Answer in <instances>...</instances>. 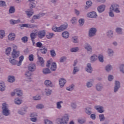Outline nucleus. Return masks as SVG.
Segmentation results:
<instances>
[{"label": "nucleus", "instance_id": "22", "mask_svg": "<svg viewBox=\"0 0 124 124\" xmlns=\"http://www.w3.org/2000/svg\"><path fill=\"white\" fill-rule=\"evenodd\" d=\"M62 103H63L62 101L57 102L56 103V108L59 110H61L62 108Z\"/></svg>", "mask_w": 124, "mask_h": 124}, {"label": "nucleus", "instance_id": "19", "mask_svg": "<svg viewBox=\"0 0 124 124\" xmlns=\"http://www.w3.org/2000/svg\"><path fill=\"white\" fill-rule=\"evenodd\" d=\"M84 48L88 52H93V47H92V46L89 45V44H85Z\"/></svg>", "mask_w": 124, "mask_h": 124}, {"label": "nucleus", "instance_id": "7", "mask_svg": "<svg viewBox=\"0 0 124 124\" xmlns=\"http://www.w3.org/2000/svg\"><path fill=\"white\" fill-rule=\"evenodd\" d=\"M87 17L92 18H97V14H96L95 12H90L87 14Z\"/></svg>", "mask_w": 124, "mask_h": 124}, {"label": "nucleus", "instance_id": "42", "mask_svg": "<svg viewBox=\"0 0 124 124\" xmlns=\"http://www.w3.org/2000/svg\"><path fill=\"white\" fill-rule=\"evenodd\" d=\"M78 19L77 18L75 17H73L71 19V22L73 25H75V24H77Z\"/></svg>", "mask_w": 124, "mask_h": 124}, {"label": "nucleus", "instance_id": "18", "mask_svg": "<svg viewBox=\"0 0 124 124\" xmlns=\"http://www.w3.org/2000/svg\"><path fill=\"white\" fill-rule=\"evenodd\" d=\"M62 36L64 39H67L69 37V33L67 31H65L62 32Z\"/></svg>", "mask_w": 124, "mask_h": 124}, {"label": "nucleus", "instance_id": "20", "mask_svg": "<svg viewBox=\"0 0 124 124\" xmlns=\"http://www.w3.org/2000/svg\"><path fill=\"white\" fill-rule=\"evenodd\" d=\"M93 85V79H90L89 81H87L86 83V87L87 88H92Z\"/></svg>", "mask_w": 124, "mask_h": 124}, {"label": "nucleus", "instance_id": "28", "mask_svg": "<svg viewBox=\"0 0 124 124\" xmlns=\"http://www.w3.org/2000/svg\"><path fill=\"white\" fill-rule=\"evenodd\" d=\"M15 81V77L13 76H9L8 78V81L9 83H13Z\"/></svg>", "mask_w": 124, "mask_h": 124}, {"label": "nucleus", "instance_id": "6", "mask_svg": "<svg viewBox=\"0 0 124 124\" xmlns=\"http://www.w3.org/2000/svg\"><path fill=\"white\" fill-rule=\"evenodd\" d=\"M28 69L31 72H33L36 70V65L34 63L30 64L28 66Z\"/></svg>", "mask_w": 124, "mask_h": 124}, {"label": "nucleus", "instance_id": "27", "mask_svg": "<svg viewBox=\"0 0 124 124\" xmlns=\"http://www.w3.org/2000/svg\"><path fill=\"white\" fill-rule=\"evenodd\" d=\"M24 56L21 55L19 57V62H17V66H20V65H21V64H22V62H23V61H24Z\"/></svg>", "mask_w": 124, "mask_h": 124}, {"label": "nucleus", "instance_id": "13", "mask_svg": "<svg viewBox=\"0 0 124 124\" xmlns=\"http://www.w3.org/2000/svg\"><path fill=\"white\" fill-rule=\"evenodd\" d=\"M16 37V35L14 33H11L8 36V39L10 41H14Z\"/></svg>", "mask_w": 124, "mask_h": 124}, {"label": "nucleus", "instance_id": "31", "mask_svg": "<svg viewBox=\"0 0 124 124\" xmlns=\"http://www.w3.org/2000/svg\"><path fill=\"white\" fill-rule=\"evenodd\" d=\"M85 112L87 115H91L92 114V108L87 107L85 109Z\"/></svg>", "mask_w": 124, "mask_h": 124}, {"label": "nucleus", "instance_id": "8", "mask_svg": "<svg viewBox=\"0 0 124 124\" xmlns=\"http://www.w3.org/2000/svg\"><path fill=\"white\" fill-rule=\"evenodd\" d=\"M121 83L120 81H115V86L114 87V93H117L119 91V89L121 88Z\"/></svg>", "mask_w": 124, "mask_h": 124}, {"label": "nucleus", "instance_id": "59", "mask_svg": "<svg viewBox=\"0 0 124 124\" xmlns=\"http://www.w3.org/2000/svg\"><path fill=\"white\" fill-rule=\"evenodd\" d=\"M50 55L52 58H55V57H56V52L54 50H50Z\"/></svg>", "mask_w": 124, "mask_h": 124}, {"label": "nucleus", "instance_id": "63", "mask_svg": "<svg viewBox=\"0 0 124 124\" xmlns=\"http://www.w3.org/2000/svg\"><path fill=\"white\" fill-rule=\"evenodd\" d=\"M98 58L99 62H103L104 60H103V55H100L98 56Z\"/></svg>", "mask_w": 124, "mask_h": 124}, {"label": "nucleus", "instance_id": "51", "mask_svg": "<svg viewBox=\"0 0 124 124\" xmlns=\"http://www.w3.org/2000/svg\"><path fill=\"white\" fill-rule=\"evenodd\" d=\"M99 119L100 122H103L105 120V117H104V114H100L99 115Z\"/></svg>", "mask_w": 124, "mask_h": 124}, {"label": "nucleus", "instance_id": "54", "mask_svg": "<svg viewBox=\"0 0 124 124\" xmlns=\"http://www.w3.org/2000/svg\"><path fill=\"white\" fill-rule=\"evenodd\" d=\"M9 62L10 63L13 64V65H16V64L17 63V61H16L15 59L10 60Z\"/></svg>", "mask_w": 124, "mask_h": 124}, {"label": "nucleus", "instance_id": "47", "mask_svg": "<svg viewBox=\"0 0 124 124\" xmlns=\"http://www.w3.org/2000/svg\"><path fill=\"white\" fill-rule=\"evenodd\" d=\"M52 31L55 32H60V27H57L56 26H53L52 28Z\"/></svg>", "mask_w": 124, "mask_h": 124}, {"label": "nucleus", "instance_id": "61", "mask_svg": "<svg viewBox=\"0 0 124 124\" xmlns=\"http://www.w3.org/2000/svg\"><path fill=\"white\" fill-rule=\"evenodd\" d=\"M73 42L74 43H78V38L77 37H73L72 38Z\"/></svg>", "mask_w": 124, "mask_h": 124}, {"label": "nucleus", "instance_id": "58", "mask_svg": "<svg viewBox=\"0 0 124 124\" xmlns=\"http://www.w3.org/2000/svg\"><path fill=\"white\" fill-rule=\"evenodd\" d=\"M78 23L80 26H83L84 25V23H85V20L82 18H80L78 20Z\"/></svg>", "mask_w": 124, "mask_h": 124}, {"label": "nucleus", "instance_id": "1", "mask_svg": "<svg viewBox=\"0 0 124 124\" xmlns=\"http://www.w3.org/2000/svg\"><path fill=\"white\" fill-rule=\"evenodd\" d=\"M68 121H69L68 114H65L62 118H59L56 120V122L59 124H67Z\"/></svg>", "mask_w": 124, "mask_h": 124}, {"label": "nucleus", "instance_id": "46", "mask_svg": "<svg viewBox=\"0 0 124 124\" xmlns=\"http://www.w3.org/2000/svg\"><path fill=\"white\" fill-rule=\"evenodd\" d=\"M43 73H44V74H49L51 73V71L48 68H45L43 69Z\"/></svg>", "mask_w": 124, "mask_h": 124}, {"label": "nucleus", "instance_id": "56", "mask_svg": "<svg viewBox=\"0 0 124 124\" xmlns=\"http://www.w3.org/2000/svg\"><path fill=\"white\" fill-rule=\"evenodd\" d=\"M44 124H53V122L48 119H45L44 120Z\"/></svg>", "mask_w": 124, "mask_h": 124}, {"label": "nucleus", "instance_id": "53", "mask_svg": "<svg viewBox=\"0 0 124 124\" xmlns=\"http://www.w3.org/2000/svg\"><path fill=\"white\" fill-rule=\"evenodd\" d=\"M73 89H74V85L73 84L70 85V86L67 87V91H69L70 92L71 91H73Z\"/></svg>", "mask_w": 124, "mask_h": 124}, {"label": "nucleus", "instance_id": "38", "mask_svg": "<svg viewBox=\"0 0 124 124\" xmlns=\"http://www.w3.org/2000/svg\"><path fill=\"white\" fill-rule=\"evenodd\" d=\"M15 103L17 105H20L22 103V100L19 99V98H16L15 99Z\"/></svg>", "mask_w": 124, "mask_h": 124}, {"label": "nucleus", "instance_id": "40", "mask_svg": "<svg viewBox=\"0 0 124 124\" xmlns=\"http://www.w3.org/2000/svg\"><path fill=\"white\" fill-rule=\"evenodd\" d=\"M118 7H119V5L118 4H111V5L110 7V9L111 10L114 11L115 9H116Z\"/></svg>", "mask_w": 124, "mask_h": 124}, {"label": "nucleus", "instance_id": "37", "mask_svg": "<svg viewBox=\"0 0 124 124\" xmlns=\"http://www.w3.org/2000/svg\"><path fill=\"white\" fill-rule=\"evenodd\" d=\"M5 36V31L4 30H0V39H2Z\"/></svg>", "mask_w": 124, "mask_h": 124}, {"label": "nucleus", "instance_id": "15", "mask_svg": "<svg viewBox=\"0 0 124 124\" xmlns=\"http://www.w3.org/2000/svg\"><path fill=\"white\" fill-rule=\"evenodd\" d=\"M20 56V51H16L12 52V57L13 59H17L19 56Z\"/></svg>", "mask_w": 124, "mask_h": 124}, {"label": "nucleus", "instance_id": "4", "mask_svg": "<svg viewBox=\"0 0 124 124\" xmlns=\"http://www.w3.org/2000/svg\"><path fill=\"white\" fill-rule=\"evenodd\" d=\"M96 31H97L95 28H90L88 32V36L89 37H93V36H95V35H96Z\"/></svg>", "mask_w": 124, "mask_h": 124}, {"label": "nucleus", "instance_id": "9", "mask_svg": "<svg viewBox=\"0 0 124 124\" xmlns=\"http://www.w3.org/2000/svg\"><path fill=\"white\" fill-rule=\"evenodd\" d=\"M94 108L97 110V112L98 113H100L101 114H102V113H104L105 110L104 108L102 106H95L94 107Z\"/></svg>", "mask_w": 124, "mask_h": 124}, {"label": "nucleus", "instance_id": "14", "mask_svg": "<svg viewBox=\"0 0 124 124\" xmlns=\"http://www.w3.org/2000/svg\"><path fill=\"white\" fill-rule=\"evenodd\" d=\"M105 7H106V6L103 4L99 6L97 8V11L99 13H102V12H103L105 10Z\"/></svg>", "mask_w": 124, "mask_h": 124}, {"label": "nucleus", "instance_id": "62", "mask_svg": "<svg viewBox=\"0 0 124 124\" xmlns=\"http://www.w3.org/2000/svg\"><path fill=\"white\" fill-rule=\"evenodd\" d=\"M28 58L30 62H33V54L30 55Z\"/></svg>", "mask_w": 124, "mask_h": 124}, {"label": "nucleus", "instance_id": "17", "mask_svg": "<svg viewBox=\"0 0 124 124\" xmlns=\"http://www.w3.org/2000/svg\"><path fill=\"white\" fill-rule=\"evenodd\" d=\"M96 90L97 92H101L103 90V85L101 83H98L96 85Z\"/></svg>", "mask_w": 124, "mask_h": 124}, {"label": "nucleus", "instance_id": "34", "mask_svg": "<svg viewBox=\"0 0 124 124\" xmlns=\"http://www.w3.org/2000/svg\"><path fill=\"white\" fill-rule=\"evenodd\" d=\"M116 32L118 33V34H123V29L118 27L115 30Z\"/></svg>", "mask_w": 124, "mask_h": 124}, {"label": "nucleus", "instance_id": "44", "mask_svg": "<svg viewBox=\"0 0 124 124\" xmlns=\"http://www.w3.org/2000/svg\"><path fill=\"white\" fill-rule=\"evenodd\" d=\"M5 90V85L4 83H0V91L1 92H3Z\"/></svg>", "mask_w": 124, "mask_h": 124}, {"label": "nucleus", "instance_id": "10", "mask_svg": "<svg viewBox=\"0 0 124 124\" xmlns=\"http://www.w3.org/2000/svg\"><path fill=\"white\" fill-rule=\"evenodd\" d=\"M32 73L30 71H27L25 73V76L28 78V81H31L32 79Z\"/></svg>", "mask_w": 124, "mask_h": 124}, {"label": "nucleus", "instance_id": "11", "mask_svg": "<svg viewBox=\"0 0 124 124\" xmlns=\"http://www.w3.org/2000/svg\"><path fill=\"white\" fill-rule=\"evenodd\" d=\"M20 28H29V29H32L35 28V25H33L30 24H23L20 25Z\"/></svg>", "mask_w": 124, "mask_h": 124}, {"label": "nucleus", "instance_id": "36", "mask_svg": "<svg viewBox=\"0 0 124 124\" xmlns=\"http://www.w3.org/2000/svg\"><path fill=\"white\" fill-rule=\"evenodd\" d=\"M44 84L46 87H50V86L52 85V81L50 80H46L45 81Z\"/></svg>", "mask_w": 124, "mask_h": 124}, {"label": "nucleus", "instance_id": "52", "mask_svg": "<svg viewBox=\"0 0 124 124\" xmlns=\"http://www.w3.org/2000/svg\"><path fill=\"white\" fill-rule=\"evenodd\" d=\"M28 39L29 38H28L27 36H24L21 38V40L24 43H27V42H28Z\"/></svg>", "mask_w": 124, "mask_h": 124}, {"label": "nucleus", "instance_id": "29", "mask_svg": "<svg viewBox=\"0 0 124 124\" xmlns=\"http://www.w3.org/2000/svg\"><path fill=\"white\" fill-rule=\"evenodd\" d=\"M25 13L27 16L29 17H31V16L33 15V11H32V10L26 11L25 12Z\"/></svg>", "mask_w": 124, "mask_h": 124}, {"label": "nucleus", "instance_id": "50", "mask_svg": "<svg viewBox=\"0 0 124 124\" xmlns=\"http://www.w3.org/2000/svg\"><path fill=\"white\" fill-rule=\"evenodd\" d=\"M29 5L31 9H32L33 8H35V3H34L33 2H30Z\"/></svg>", "mask_w": 124, "mask_h": 124}, {"label": "nucleus", "instance_id": "39", "mask_svg": "<svg viewBox=\"0 0 124 124\" xmlns=\"http://www.w3.org/2000/svg\"><path fill=\"white\" fill-rule=\"evenodd\" d=\"M112 69L113 68L111 65L108 64L105 67V69L107 72H110Z\"/></svg>", "mask_w": 124, "mask_h": 124}, {"label": "nucleus", "instance_id": "49", "mask_svg": "<svg viewBox=\"0 0 124 124\" xmlns=\"http://www.w3.org/2000/svg\"><path fill=\"white\" fill-rule=\"evenodd\" d=\"M78 51H79V48L78 47H73L70 49V51L72 52V53H76V52H78Z\"/></svg>", "mask_w": 124, "mask_h": 124}, {"label": "nucleus", "instance_id": "60", "mask_svg": "<svg viewBox=\"0 0 124 124\" xmlns=\"http://www.w3.org/2000/svg\"><path fill=\"white\" fill-rule=\"evenodd\" d=\"M79 71V68H78V67H74V70L73 71V74H76L77 72H78Z\"/></svg>", "mask_w": 124, "mask_h": 124}, {"label": "nucleus", "instance_id": "16", "mask_svg": "<svg viewBox=\"0 0 124 124\" xmlns=\"http://www.w3.org/2000/svg\"><path fill=\"white\" fill-rule=\"evenodd\" d=\"M85 70L87 72H88V73H92V72H93V68L92 67L91 63L87 64Z\"/></svg>", "mask_w": 124, "mask_h": 124}, {"label": "nucleus", "instance_id": "5", "mask_svg": "<svg viewBox=\"0 0 124 124\" xmlns=\"http://www.w3.org/2000/svg\"><path fill=\"white\" fill-rule=\"evenodd\" d=\"M46 35V31H45V30L40 31L37 33V36L40 39H42V38H44Z\"/></svg>", "mask_w": 124, "mask_h": 124}, {"label": "nucleus", "instance_id": "45", "mask_svg": "<svg viewBox=\"0 0 124 124\" xmlns=\"http://www.w3.org/2000/svg\"><path fill=\"white\" fill-rule=\"evenodd\" d=\"M55 34L53 33H47L46 35V37L47 39H50Z\"/></svg>", "mask_w": 124, "mask_h": 124}, {"label": "nucleus", "instance_id": "30", "mask_svg": "<svg viewBox=\"0 0 124 124\" xmlns=\"http://www.w3.org/2000/svg\"><path fill=\"white\" fill-rule=\"evenodd\" d=\"M15 93L17 96H22L23 95V92L19 89H15Z\"/></svg>", "mask_w": 124, "mask_h": 124}, {"label": "nucleus", "instance_id": "12", "mask_svg": "<svg viewBox=\"0 0 124 124\" xmlns=\"http://www.w3.org/2000/svg\"><path fill=\"white\" fill-rule=\"evenodd\" d=\"M66 83V80L64 78H61L59 79V85L60 88H63Z\"/></svg>", "mask_w": 124, "mask_h": 124}, {"label": "nucleus", "instance_id": "64", "mask_svg": "<svg viewBox=\"0 0 124 124\" xmlns=\"http://www.w3.org/2000/svg\"><path fill=\"white\" fill-rule=\"evenodd\" d=\"M120 70L122 73H124V65H121L120 67Z\"/></svg>", "mask_w": 124, "mask_h": 124}, {"label": "nucleus", "instance_id": "25", "mask_svg": "<svg viewBox=\"0 0 124 124\" xmlns=\"http://www.w3.org/2000/svg\"><path fill=\"white\" fill-rule=\"evenodd\" d=\"M67 29V24H63L60 27H59V31H63L64 30H66Z\"/></svg>", "mask_w": 124, "mask_h": 124}, {"label": "nucleus", "instance_id": "32", "mask_svg": "<svg viewBox=\"0 0 124 124\" xmlns=\"http://www.w3.org/2000/svg\"><path fill=\"white\" fill-rule=\"evenodd\" d=\"M20 19H18L16 20L11 19L10 20V23L12 25H15L16 24H19V23H20Z\"/></svg>", "mask_w": 124, "mask_h": 124}, {"label": "nucleus", "instance_id": "57", "mask_svg": "<svg viewBox=\"0 0 124 124\" xmlns=\"http://www.w3.org/2000/svg\"><path fill=\"white\" fill-rule=\"evenodd\" d=\"M9 12L11 14L14 13V12H15V8H14V7H11L9 10Z\"/></svg>", "mask_w": 124, "mask_h": 124}, {"label": "nucleus", "instance_id": "26", "mask_svg": "<svg viewBox=\"0 0 124 124\" xmlns=\"http://www.w3.org/2000/svg\"><path fill=\"white\" fill-rule=\"evenodd\" d=\"M107 53L109 57H112L114 56V51L111 48L108 49Z\"/></svg>", "mask_w": 124, "mask_h": 124}, {"label": "nucleus", "instance_id": "3", "mask_svg": "<svg viewBox=\"0 0 124 124\" xmlns=\"http://www.w3.org/2000/svg\"><path fill=\"white\" fill-rule=\"evenodd\" d=\"M46 65V67H50L51 65L50 69L52 71H56L57 69V63L55 62H51V61H48Z\"/></svg>", "mask_w": 124, "mask_h": 124}, {"label": "nucleus", "instance_id": "24", "mask_svg": "<svg viewBox=\"0 0 124 124\" xmlns=\"http://www.w3.org/2000/svg\"><path fill=\"white\" fill-rule=\"evenodd\" d=\"M27 113V109L25 108H22L18 111V113L19 115H25Z\"/></svg>", "mask_w": 124, "mask_h": 124}, {"label": "nucleus", "instance_id": "48", "mask_svg": "<svg viewBox=\"0 0 124 124\" xmlns=\"http://www.w3.org/2000/svg\"><path fill=\"white\" fill-rule=\"evenodd\" d=\"M11 50L12 48L10 47H7L6 49L5 53L7 55V56H9V55H10V53H11Z\"/></svg>", "mask_w": 124, "mask_h": 124}, {"label": "nucleus", "instance_id": "43", "mask_svg": "<svg viewBox=\"0 0 124 124\" xmlns=\"http://www.w3.org/2000/svg\"><path fill=\"white\" fill-rule=\"evenodd\" d=\"M41 52L42 54H46L47 53V48L45 46H42L40 49Z\"/></svg>", "mask_w": 124, "mask_h": 124}, {"label": "nucleus", "instance_id": "41", "mask_svg": "<svg viewBox=\"0 0 124 124\" xmlns=\"http://www.w3.org/2000/svg\"><path fill=\"white\" fill-rule=\"evenodd\" d=\"M45 93H46V95H51V94L52 93V90L48 88L46 89L45 90Z\"/></svg>", "mask_w": 124, "mask_h": 124}, {"label": "nucleus", "instance_id": "33", "mask_svg": "<svg viewBox=\"0 0 124 124\" xmlns=\"http://www.w3.org/2000/svg\"><path fill=\"white\" fill-rule=\"evenodd\" d=\"M107 35L108 37H109V38H112L114 36L113 31H108L107 33Z\"/></svg>", "mask_w": 124, "mask_h": 124}, {"label": "nucleus", "instance_id": "2", "mask_svg": "<svg viewBox=\"0 0 124 124\" xmlns=\"http://www.w3.org/2000/svg\"><path fill=\"white\" fill-rule=\"evenodd\" d=\"M2 114L6 117L10 115V110L8 108V105L6 103L2 104Z\"/></svg>", "mask_w": 124, "mask_h": 124}, {"label": "nucleus", "instance_id": "35", "mask_svg": "<svg viewBox=\"0 0 124 124\" xmlns=\"http://www.w3.org/2000/svg\"><path fill=\"white\" fill-rule=\"evenodd\" d=\"M97 59H98V57L96 55H93L90 58L91 62H95Z\"/></svg>", "mask_w": 124, "mask_h": 124}, {"label": "nucleus", "instance_id": "21", "mask_svg": "<svg viewBox=\"0 0 124 124\" xmlns=\"http://www.w3.org/2000/svg\"><path fill=\"white\" fill-rule=\"evenodd\" d=\"M38 57V60L39 62L40 63L41 65L43 67L44 66V60H43V58L41 57H40L39 55H37Z\"/></svg>", "mask_w": 124, "mask_h": 124}, {"label": "nucleus", "instance_id": "23", "mask_svg": "<svg viewBox=\"0 0 124 124\" xmlns=\"http://www.w3.org/2000/svg\"><path fill=\"white\" fill-rule=\"evenodd\" d=\"M30 37L33 44H34V39H35V38L36 37V33L34 32L31 33L30 34Z\"/></svg>", "mask_w": 124, "mask_h": 124}, {"label": "nucleus", "instance_id": "55", "mask_svg": "<svg viewBox=\"0 0 124 124\" xmlns=\"http://www.w3.org/2000/svg\"><path fill=\"white\" fill-rule=\"evenodd\" d=\"M113 10L110 9L109 12H108V15L109 17H113L115 15H114V13L113 12Z\"/></svg>", "mask_w": 124, "mask_h": 124}]
</instances>
